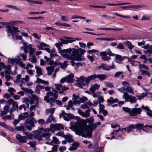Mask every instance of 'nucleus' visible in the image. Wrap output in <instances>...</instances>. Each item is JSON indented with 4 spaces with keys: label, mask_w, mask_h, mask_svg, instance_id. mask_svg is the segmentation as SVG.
Masks as SVG:
<instances>
[{
    "label": "nucleus",
    "mask_w": 152,
    "mask_h": 152,
    "mask_svg": "<svg viewBox=\"0 0 152 152\" xmlns=\"http://www.w3.org/2000/svg\"><path fill=\"white\" fill-rule=\"evenodd\" d=\"M101 124L100 122L91 123L88 126L84 121H81L77 125H73L71 129L74 131L76 134L81 136L83 137L91 138L92 132L96 129L97 126Z\"/></svg>",
    "instance_id": "1"
},
{
    "label": "nucleus",
    "mask_w": 152,
    "mask_h": 152,
    "mask_svg": "<svg viewBox=\"0 0 152 152\" xmlns=\"http://www.w3.org/2000/svg\"><path fill=\"white\" fill-rule=\"evenodd\" d=\"M138 106V104H137L135 106V107L131 109L128 107H124L122 108L125 112L129 114L131 116H136L138 114H140L141 113V112L142 111L141 108H136Z\"/></svg>",
    "instance_id": "2"
},
{
    "label": "nucleus",
    "mask_w": 152,
    "mask_h": 152,
    "mask_svg": "<svg viewBox=\"0 0 152 152\" xmlns=\"http://www.w3.org/2000/svg\"><path fill=\"white\" fill-rule=\"evenodd\" d=\"M76 47L77 48L74 49L73 51L72 56L74 57L73 60L81 61L83 59L81 57L80 55H83L86 51L85 50H82L81 48H78L77 46Z\"/></svg>",
    "instance_id": "3"
},
{
    "label": "nucleus",
    "mask_w": 152,
    "mask_h": 152,
    "mask_svg": "<svg viewBox=\"0 0 152 152\" xmlns=\"http://www.w3.org/2000/svg\"><path fill=\"white\" fill-rule=\"evenodd\" d=\"M100 56H101L102 59L104 61H107L111 59L110 56H113L115 54L113 53L110 48L107 49L106 51L102 52L99 53Z\"/></svg>",
    "instance_id": "4"
},
{
    "label": "nucleus",
    "mask_w": 152,
    "mask_h": 152,
    "mask_svg": "<svg viewBox=\"0 0 152 152\" xmlns=\"http://www.w3.org/2000/svg\"><path fill=\"white\" fill-rule=\"evenodd\" d=\"M5 27L7 28L6 31L7 33V36L9 37L11 35L13 36L14 34L20 31L18 28L13 26H11L8 24H6Z\"/></svg>",
    "instance_id": "5"
},
{
    "label": "nucleus",
    "mask_w": 152,
    "mask_h": 152,
    "mask_svg": "<svg viewBox=\"0 0 152 152\" xmlns=\"http://www.w3.org/2000/svg\"><path fill=\"white\" fill-rule=\"evenodd\" d=\"M123 99H125V102H129L131 104L136 103L137 101V98L131 95H129L128 93L124 92L122 96Z\"/></svg>",
    "instance_id": "6"
},
{
    "label": "nucleus",
    "mask_w": 152,
    "mask_h": 152,
    "mask_svg": "<svg viewBox=\"0 0 152 152\" xmlns=\"http://www.w3.org/2000/svg\"><path fill=\"white\" fill-rule=\"evenodd\" d=\"M55 85L56 89L58 90L59 93L60 94H62L64 91L69 89L68 87H66L65 86H63L61 84H55Z\"/></svg>",
    "instance_id": "7"
},
{
    "label": "nucleus",
    "mask_w": 152,
    "mask_h": 152,
    "mask_svg": "<svg viewBox=\"0 0 152 152\" xmlns=\"http://www.w3.org/2000/svg\"><path fill=\"white\" fill-rule=\"evenodd\" d=\"M16 139L21 143H23L27 142L28 138L25 136H22L20 134H16Z\"/></svg>",
    "instance_id": "8"
},
{
    "label": "nucleus",
    "mask_w": 152,
    "mask_h": 152,
    "mask_svg": "<svg viewBox=\"0 0 152 152\" xmlns=\"http://www.w3.org/2000/svg\"><path fill=\"white\" fill-rule=\"evenodd\" d=\"M37 121L34 118H32L31 119H26L25 124V125H29L35 127L34 123H37Z\"/></svg>",
    "instance_id": "9"
},
{
    "label": "nucleus",
    "mask_w": 152,
    "mask_h": 152,
    "mask_svg": "<svg viewBox=\"0 0 152 152\" xmlns=\"http://www.w3.org/2000/svg\"><path fill=\"white\" fill-rule=\"evenodd\" d=\"M50 127L52 129H54L55 130L59 131L61 129L63 130L64 128V126H62L61 124H52L50 125Z\"/></svg>",
    "instance_id": "10"
},
{
    "label": "nucleus",
    "mask_w": 152,
    "mask_h": 152,
    "mask_svg": "<svg viewBox=\"0 0 152 152\" xmlns=\"http://www.w3.org/2000/svg\"><path fill=\"white\" fill-rule=\"evenodd\" d=\"M35 133L34 134V137L36 139L38 140L39 141H41L42 140V134H41V132L38 130H36L34 131Z\"/></svg>",
    "instance_id": "11"
},
{
    "label": "nucleus",
    "mask_w": 152,
    "mask_h": 152,
    "mask_svg": "<svg viewBox=\"0 0 152 152\" xmlns=\"http://www.w3.org/2000/svg\"><path fill=\"white\" fill-rule=\"evenodd\" d=\"M74 75L72 73L69 74L66 77V81L69 83H73L75 80L73 79Z\"/></svg>",
    "instance_id": "12"
},
{
    "label": "nucleus",
    "mask_w": 152,
    "mask_h": 152,
    "mask_svg": "<svg viewBox=\"0 0 152 152\" xmlns=\"http://www.w3.org/2000/svg\"><path fill=\"white\" fill-rule=\"evenodd\" d=\"M61 55L64 58H66L68 60H73L74 56H72V53L69 55L67 53H64L63 52H60Z\"/></svg>",
    "instance_id": "13"
},
{
    "label": "nucleus",
    "mask_w": 152,
    "mask_h": 152,
    "mask_svg": "<svg viewBox=\"0 0 152 152\" xmlns=\"http://www.w3.org/2000/svg\"><path fill=\"white\" fill-rule=\"evenodd\" d=\"M52 121L55 122L56 121V118L54 117L53 115L50 114L46 120V124H48L51 123Z\"/></svg>",
    "instance_id": "14"
},
{
    "label": "nucleus",
    "mask_w": 152,
    "mask_h": 152,
    "mask_svg": "<svg viewBox=\"0 0 152 152\" xmlns=\"http://www.w3.org/2000/svg\"><path fill=\"white\" fill-rule=\"evenodd\" d=\"M98 68L99 69H102L106 71L110 70L108 68V65L102 63L100 65L98 66Z\"/></svg>",
    "instance_id": "15"
},
{
    "label": "nucleus",
    "mask_w": 152,
    "mask_h": 152,
    "mask_svg": "<svg viewBox=\"0 0 152 152\" xmlns=\"http://www.w3.org/2000/svg\"><path fill=\"white\" fill-rule=\"evenodd\" d=\"M76 81L77 83H76L75 86L78 87L82 88L83 86L85 85L83 80H76Z\"/></svg>",
    "instance_id": "16"
},
{
    "label": "nucleus",
    "mask_w": 152,
    "mask_h": 152,
    "mask_svg": "<svg viewBox=\"0 0 152 152\" xmlns=\"http://www.w3.org/2000/svg\"><path fill=\"white\" fill-rule=\"evenodd\" d=\"M74 49H75V48H70L69 49H65L64 50H61L60 51V53L63 52L64 53H68L70 54H71L72 53H73V51Z\"/></svg>",
    "instance_id": "17"
},
{
    "label": "nucleus",
    "mask_w": 152,
    "mask_h": 152,
    "mask_svg": "<svg viewBox=\"0 0 152 152\" xmlns=\"http://www.w3.org/2000/svg\"><path fill=\"white\" fill-rule=\"evenodd\" d=\"M79 145V143L77 142H74L72 144V146L70 147L69 149L71 151L76 150L77 148V147Z\"/></svg>",
    "instance_id": "18"
},
{
    "label": "nucleus",
    "mask_w": 152,
    "mask_h": 152,
    "mask_svg": "<svg viewBox=\"0 0 152 152\" xmlns=\"http://www.w3.org/2000/svg\"><path fill=\"white\" fill-rule=\"evenodd\" d=\"M54 67L53 65H50L47 67L46 69L48 70V75H50L53 71Z\"/></svg>",
    "instance_id": "19"
},
{
    "label": "nucleus",
    "mask_w": 152,
    "mask_h": 152,
    "mask_svg": "<svg viewBox=\"0 0 152 152\" xmlns=\"http://www.w3.org/2000/svg\"><path fill=\"white\" fill-rule=\"evenodd\" d=\"M24 51L23 53L20 54L18 56V58L19 57H22L23 60L24 61H26L27 58V55L26 54L28 52V51L24 48Z\"/></svg>",
    "instance_id": "20"
},
{
    "label": "nucleus",
    "mask_w": 152,
    "mask_h": 152,
    "mask_svg": "<svg viewBox=\"0 0 152 152\" xmlns=\"http://www.w3.org/2000/svg\"><path fill=\"white\" fill-rule=\"evenodd\" d=\"M44 100L48 103H50V104L51 107H52L55 104V102L56 101V100L52 97L50 98L49 99H45Z\"/></svg>",
    "instance_id": "21"
},
{
    "label": "nucleus",
    "mask_w": 152,
    "mask_h": 152,
    "mask_svg": "<svg viewBox=\"0 0 152 152\" xmlns=\"http://www.w3.org/2000/svg\"><path fill=\"white\" fill-rule=\"evenodd\" d=\"M51 134L48 132L43 133H42V136L45 137L47 140L49 141L50 140V137Z\"/></svg>",
    "instance_id": "22"
},
{
    "label": "nucleus",
    "mask_w": 152,
    "mask_h": 152,
    "mask_svg": "<svg viewBox=\"0 0 152 152\" xmlns=\"http://www.w3.org/2000/svg\"><path fill=\"white\" fill-rule=\"evenodd\" d=\"M124 43L127 46L128 48L131 50H132L134 47V46L132 45V43L128 41H127L126 42H124Z\"/></svg>",
    "instance_id": "23"
},
{
    "label": "nucleus",
    "mask_w": 152,
    "mask_h": 152,
    "mask_svg": "<svg viewBox=\"0 0 152 152\" xmlns=\"http://www.w3.org/2000/svg\"><path fill=\"white\" fill-rule=\"evenodd\" d=\"M99 29L100 30H114L115 31H121L123 30L122 28H99Z\"/></svg>",
    "instance_id": "24"
},
{
    "label": "nucleus",
    "mask_w": 152,
    "mask_h": 152,
    "mask_svg": "<svg viewBox=\"0 0 152 152\" xmlns=\"http://www.w3.org/2000/svg\"><path fill=\"white\" fill-rule=\"evenodd\" d=\"M64 138L69 143H71L74 141V139L72 138V136L70 135H66Z\"/></svg>",
    "instance_id": "25"
},
{
    "label": "nucleus",
    "mask_w": 152,
    "mask_h": 152,
    "mask_svg": "<svg viewBox=\"0 0 152 152\" xmlns=\"http://www.w3.org/2000/svg\"><path fill=\"white\" fill-rule=\"evenodd\" d=\"M35 68L36 70V73H37L36 77H38L42 74V70L39 67L35 66Z\"/></svg>",
    "instance_id": "26"
},
{
    "label": "nucleus",
    "mask_w": 152,
    "mask_h": 152,
    "mask_svg": "<svg viewBox=\"0 0 152 152\" xmlns=\"http://www.w3.org/2000/svg\"><path fill=\"white\" fill-rule=\"evenodd\" d=\"M0 126L6 129L10 130L11 131H13V129L11 127L5 124L0 122Z\"/></svg>",
    "instance_id": "27"
},
{
    "label": "nucleus",
    "mask_w": 152,
    "mask_h": 152,
    "mask_svg": "<svg viewBox=\"0 0 152 152\" xmlns=\"http://www.w3.org/2000/svg\"><path fill=\"white\" fill-rule=\"evenodd\" d=\"M107 77V75L105 74H99L97 75V78L100 80H102L105 79Z\"/></svg>",
    "instance_id": "28"
},
{
    "label": "nucleus",
    "mask_w": 152,
    "mask_h": 152,
    "mask_svg": "<svg viewBox=\"0 0 152 152\" xmlns=\"http://www.w3.org/2000/svg\"><path fill=\"white\" fill-rule=\"evenodd\" d=\"M107 102L110 103H114L117 102H118V99H113V97H110L109 99H108L107 100Z\"/></svg>",
    "instance_id": "29"
},
{
    "label": "nucleus",
    "mask_w": 152,
    "mask_h": 152,
    "mask_svg": "<svg viewBox=\"0 0 152 152\" xmlns=\"http://www.w3.org/2000/svg\"><path fill=\"white\" fill-rule=\"evenodd\" d=\"M55 110L54 108H52L49 109H47L45 111V114L46 115H48L49 113H50V114L53 115L54 113Z\"/></svg>",
    "instance_id": "30"
},
{
    "label": "nucleus",
    "mask_w": 152,
    "mask_h": 152,
    "mask_svg": "<svg viewBox=\"0 0 152 152\" xmlns=\"http://www.w3.org/2000/svg\"><path fill=\"white\" fill-rule=\"evenodd\" d=\"M15 129L19 131H22L23 133L26 131V130L25 129L24 126H15Z\"/></svg>",
    "instance_id": "31"
},
{
    "label": "nucleus",
    "mask_w": 152,
    "mask_h": 152,
    "mask_svg": "<svg viewBox=\"0 0 152 152\" xmlns=\"http://www.w3.org/2000/svg\"><path fill=\"white\" fill-rule=\"evenodd\" d=\"M125 91L126 93H129L132 94H134V93L133 91L132 88L130 86L127 87L125 88Z\"/></svg>",
    "instance_id": "32"
},
{
    "label": "nucleus",
    "mask_w": 152,
    "mask_h": 152,
    "mask_svg": "<svg viewBox=\"0 0 152 152\" xmlns=\"http://www.w3.org/2000/svg\"><path fill=\"white\" fill-rule=\"evenodd\" d=\"M144 126V125L143 124H137L134 125V128L137 129V130H139L140 131V129H142Z\"/></svg>",
    "instance_id": "33"
},
{
    "label": "nucleus",
    "mask_w": 152,
    "mask_h": 152,
    "mask_svg": "<svg viewBox=\"0 0 152 152\" xmlns=\"http://www.w3.org/2000/svg\"><path fill=\"white\" fill-rule=\"evenodd\" d=\"M14 117V115L13 114H11L10 115H7L2 117V118L4 120L7 119H11Z\"/></svg>",
    "instance_id": "34"
},
{
    "label": "nucleus",
    "mask_w": 152,
    "mask_h": 152,
    "mask_svg": "<svg viewBox=\"0 0 152 152\" xmlns=\"http://www.w3.org/2000/svg\"><path fill=\"white\" fill-rule=\"evenodd\" d=\"M46 94V95L44 98V100L49 99L50 96H53L54 94V93L53 92L50 91L47 92Z\"/></svg>",
    "instance_id": "35"
},
{
    "label": "nucleus",
    "mask_w": 152,
    "mask_h": 152,
    "mask_svg": "<svg viewBox=\"0 0 152 152\" xmlns=\"http://www.w3.org/2000/svg\"><path fill=\"white\" fill-rule=\"evenodd\" d=\"M64 38L67 39V44L69 43H71L75 41V40L74 39V38L69 37L65 36L64 37Z\"/></svg>",
    "instance_id": "36"
},
{
    "label": "nucleus",
    "mask_w": 152,
    "mask_h": 152,
    "mask_svg": "<svg viewBox=\"0 0 152 152\" xmlns=\"http://www.w3.org/2000/svg\"><path fill=\"white\" fill-rule=\"evenodd\" d=\"M139 68L140 70V71H142L141 69H145L148 70V67L144 64H140L139 65Z\"/></svg>",
    "instance_id": "37"
},
{
    "label": "nucleus",
    "mask_w": 152,
    "mask_h": 152,
    "mask_svg": "<svg viewBox=\"0 0 152 152\" xmlns=\"http://www.w3.org/2000/svg\"><path fill=\"white\" fill-rule=\"evenodd\" d=\"M22 89L26 93H28L31 94L34 93V92L31 89H28L27 88H22Z\"/></svg>",
    "instance_id": "38"
},
{
    "label": "nucleus",
    "mask_w": 152,
    "mask_h": 152,
    "mask_svg": "<svg viewBox=\"0 0 152 152\" xmlns=\"http://www.w3.org/2000/svg\"><path fill=\"white\" fill-rule=\"evenodd\" d=\"M23 22L22 21H12L10 23V24L14 26H17L19 24L22 23Z\"/></svg>",
    "instance_id": "39"
},
{
    "label": "nucleus",
    "mask_w": 152,
    "mask_h": 152,
    "mask_svg": "<svg viewBox=\"0 0 152 152\" xmlns=\"http://www.w3.org/2000/svg\"><path fill=\"white\" fill-rule=\"evenodd\" d=\"M18 59H17L10 58H8V62L12 64H13L15 62H16V64H17V62L18 61Z\"/></svg>",
    "instance_id": "40"
},
{
    "label": "nucleus",
    "mask_w": 152,
    "mask_h": 152,
    "mask_svg": "<svg viewBox=\"0 0 152 152\" xmlns=\"http://www.w3.org/2000/svg\"><path fill=\"white\" fill-rule=\"evenodd\" d=\"M30 145V147L32 148L34 150H36V148L35 146L36 143L35 142H30L27 143Z\"/></svg>",
    "instance_id": "41"
},
{
    "label": "nucleus",
    "mask_w": 152,
    "mask_h": 152,
    "mask_svg": "<svg viewBox=\"0 0 152 152\" xmlns=\"http://www.w3.org/2000/svg\"><path fill=\"white\" fill-rule=\"evenodd\" d=\"M5 6L7 7L11 8L12 9H15L16 10L18 11L22 12V10L20 9H19L18 8H17L16 6H13L12 5H6Z\"/></svg>",
    "instance_id": "42"
},
{
    "label": "nucleus",
    "mask_w": 152,
    "mask_h": 152,
    "mask_svg": "<svg viewBox=\"0 0 152 152\" xmlns=\"http://www.w3.org/2000/svg\"><path fill=\"white\" fill-rule=\"evenodd\" d=\"M16 64L19 65L21 67L24 69H25V65L23 63L22 61H20L19 60H18V61L17 62Z\"/></svg>",
    "instance_id": "43"
},
{
    "label": "nucleus",
    "mask_w": 152,
    "mask_h": 152,
    "mask_svg": "<svg viewBox=\"0 0 152 152\" xmlns=\"http://www.w3.org/2000/svg\"><path fill=\"white\" fill-rule=\"evenodd\" d=\"M37 122L41 125H43L46 124L45 120L43 119H40L37 120Z\"/></svg>",
    "instance_id": "44"
},
{
    "label": "nucleus",
    "mask_w": 152,
    "mask_h": 152,
    "mask_svg": "<svg viewBox=\"0 0 152 152\" xmlns=\"http://www.w3.org/2000/svg\"><path fill=\"white\" fill-rule=\"evenodd\" d=\"M58 148V146L55 145L53 146L52 148V151H48L47 152H56Z\"/></svg>",
    "instance_id": "45"
},
{
    "label": "nucleus",
    "mask_w": 152,
    "mask_h": 152,
    "mask_svg": "<svg viewBox=\"0 0 152 152\" xmlns=\"http://www.w3.org/2000/svg\"><path fill=\"white\" fill-rule=\"evenodd\" d=\"M98 106L99 108V113L100 114H101V112L104 110V106L103 105L101 104L100 103H99Z\"/></svg>",
    "instance_id": "46"
},
{
    "label": "nucleus",
    "mask_w": 152,
    "mask_h": 152,
    "mask_svg": "<svg viewBox=\"0 0 152 152\" xmlns=\"http://www.w3.org/2000/svg\"><path fill=\"white\" fill-rule=\"evenodd\" d=\"M53 142L55 144H58L60 143V142L57 139V137H53V140L51 141V143Z\"/></svg>",
    "instance_id": "47"
},
{
    "label": "nucleus",
    "mask_w": 152,
    "mask_h": 152,
    "mask_svg": "<svg viewBox=\"0 0 152 152\" xmlns=\"http://www.w3.org/2000/svg\"><path fill=\"white\" fill-rule=\"evenodd\" d=\"M40 88V85H37V86H36L35 91L36 93L40 94V90H41Z\"/></svg>",
    "instance_id": "48"
},
{
    "label": "nucleus",
    "mask_w": 152,
    "mask_h": 152,
    "mask_svg": "<svg viewBox=\"0 0 152 152\" xmlns=\"http://www.w3.org/2000/svg\"><path fill=\"white\" fill-rule=\"evenodd\" d=\"M90 110L88 109L86 110L84 112V117L85 118H87L90 115Z\"/></svg>",
    "instance_id": "49"
},
{
    "label": "nucleus",
    "mask_w": 152,
    "mask_h": 152,
    "mask_svg": "<svg viewBox=\"0 0 152 152\" xmlns=\"http://www.w3.org/2000/svg\"><path fill=\"white\" fill-rule=\"evenodd\" d=\"M134 128V125L132 124L127 127V131L128 132H129L132 131V129Z\"/></svg>",
    "instance_id": "50"
},
{
    "label": "nucleus",
    "mask_w": 152,
    "mask_h": 152,
    "mask_svg": "<svg viewBox=\"0 0 152 152\" xmlns=\"http://www.w3.org/2000/svg\"><path fill=\"white\" fill-rule=\"evenodd\" d=\"M12 106V108L14 110H18V107L17 102L15 101V102H14L13 103Z\"/></svg>",
    "instance_id": "51"
},
{
    "label": "nucleus",
    "mask_w": 152,
    "mask_h": 152,
    "mask_svg": "<svg viewBox=\"0 0 152 152\" xmlns=\"http://www.w3.org/2000/svg\"><path fill=\"white\" fill-rule=\"evenodd\" d=\"M113 56H115V59L116 60H118L120 62L123 60V58L120 55L115 54V55Z\"/></svg>",
    "instance_id": "52"
},
{
    "label": "nucleus",
    "mask_w": 152,
    "mask_h": 152,
    "mask_svg": "<svg viewBox=\"0 0 152 152\" xmlns=\"http://www.w3.org/2000/svg\"><path fill=\"white\" fill-rule=\"evenodd\" d=\"M88 78L90 80H95L96 78H97V75L94 74L93 75L90 76H88Z\"/></svg>",
    "instance_id": "53"
},
{
    "label": "nucleus",
    "mask_w": 152,
    "mask_h": 152,
    "mask_svg": "<svg viewBox=\"0 0 152 152\" xmlns=\"http://www.w3.org/2000/svg\"><path fill=\"white\" fill-rule=\"evenodd\" d=\"M117 48L118 49L121 50L124 49V46L122 43H119L117 46Z\"/></svg>",
    "instance_id": "54"
},
{
    "label": "nucleus",
    "mask_w": 152,
    "mask_h": 152,
    "mask_svg": "<svg viewBox=\"0 0 152 152\" xmlns=\"http://www.w3.org/2000/svg\"><path fill=\"white\" fill-rule=\"evenodd\" d=\"M144 53L145 54L148 55V56H149L152 54V50L149 49L146 51H145Z\"/></svg>",
    "instance_id": "55"
},
{
    "label": "nucleus",
    "mask_w": 152,
    "mask_h": 152,
    "mask_svg": "<svg viewBox=\"0 0 152 152\" xmlns=\"http://www.w3.org/2000/svg\"><path fill=\"white\" fill-rule=\"evenodd\" d=\"M63 114H65V115H67V116L69 117V118H70V120L71 119H73L74 118V116L73 115L70 113H62Z\"/></svg>",
    "instance_id": "56"
},
{
    "label": "nucleus",
    "mask_w": 152,
    "mask_h": 152,
    "mask_svg": "<svg viewBox=\"0 0 152 152\" xmlns=\"http://www.w3.org/2000/svg\"><path fill=\"white\" fill-rule=\"evenodd\" d=\"M25 135L28 137V138L31 139L32 138L33 134L30 133L28 132H26V131H25V132H24Z\"/></svg>",
    "instance_id": "57"
},
{
    "label": "nucleus",
    "mask_w": 152,
    "mask_h": 152,
    "mask_svg": "<svg viewBox=\"0 0 152 152\" xmlns=\"http://www.w3.org/2000/svg\"><path fill=\"white\" fill-rule=\"evenodd\" d=\"M142 73L141 74V75H147L148 76H149L150 75V73L148 72L145 71V70H142Z\"/></svg>",
    "instance_id": "58"
},
{
    "label": "nucleus",
    "mask_w": 152,
    "mask_h": 152,
    "mask_svg": "<svg viewBox=\"0 0 152 152\" xmlns=\"http://www.w3.org/2000/svg\"><path fill=\"white\" fill-rule=\"evenodd\" d=\"M137 56H138L133 55L130 58H129L127 57H124L127 58L128 60H130L131 61H133V60L137 58Z\"/></svg>",
    "instance_id": "59"
},
{
    "label": "nucleus",
    "mask_w": 152,
    "mask_h": 152,
    "mask_svg": "<svg viewBox=\"0 0 152 152\" xmlns=\"http://www.w3.org/2000/svg\"><path fill=\"white\" fill-rule=\"evenodd\" d=\"M101 16L105 18V19L106 20H108L110 18H112L113 19H115V17L110 16L106 15H101Z\"/></svg>",
    "instance_id": "60"
},
{
    "label": "nucleus",
    "mask_w": 152,
    "mask_h": 152,
    "mask_svg": "<svg viewBox=\"0 0 152 152\" xmlns=\"http://www.w3.org/2000/svg\"><path fill=\"white\" fill-rule=\"evenodd\" d=\"M105 84L106 86L110 88H113L114 87L113 84L110 82H106L105 83Z\"/></svg>",
    "instance_id": "61"
},
{
    "label": "nucleus",
    "mask_w": 152,
    "mask_h": 152,
    "mask_svg": "<svg viewBox=\"0 0 152 152\" xmlns=\"http://www.w3.org/2000/svg\"><path fill=\"white\" fill-rule=\"evenodd\" d=\"M56 135L57 136H62L64 138L66 135H64V132L62 131L58 132L56 134Z\"/></svg>",
    "instance_id": "62"
},
{
    "label": "nucleus",
    "mask_w": 152,
    "mask_h": 152,
    "mask_svg": "<svg viewBox=\"0 0 152 152\" xmlns=\"http://www.w3.org/2000/svg\"><path fill=\"white\" fill-rule=\"evenodd\" d=\"M32 98L36 101V103H37L39 101L38 97L35 95L32 94H31Z\"/></svg>",
    "instance_id": "63"
},
{
    "label": "nucleus",
    "mask_w": 152,
    "mask_h": 152,
    "mask_svg": "<svg viewBox=\"0 0 152 152\" xmlns=\"http://www.w3.org/2000/svg\"><path fill=\"white\" fill-rule=\"evenodd\" d=\"M29 61L33 63H35L37 62L36 58L34 57L29 58Z\"/></svg>",
    "instance_id": "64"
}]
</instances>
